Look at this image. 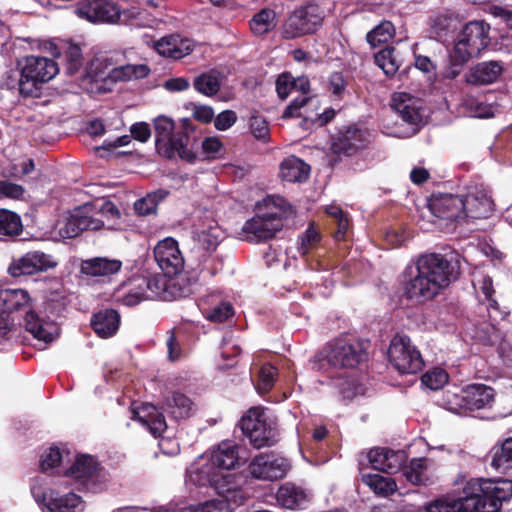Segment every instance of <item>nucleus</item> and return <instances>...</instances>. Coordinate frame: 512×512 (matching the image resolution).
<instances>
[{
  "instance_id": "obj_1",
  "label": "nucleus",
  "mask_w": 512,
  "mask_h": 512,
  "mask_svg": "<svg viewBox=\"0 0 512 512\" xmlns=\"http://www.w3.org/2000/svg\"><path fill=\"white\" fill-rule=\"evenodd\" d=\"M459 264L441 254H426L405 271V295L416 302L433 299L458 276Z\"/></svg>"
},
{
  "instance_id": "obj_2",
  "label": "nucleus",
  "mask_w": 512,
  "mask_h": 512,
  "mask_svg": "<svg viewBox=\"0 0 512 512\" xmlns=\"http://www.w3.org/2000/svg\"><path fill=\"white\" fill-rule=\"evenodd\" d=\"M453 485L463 512H498L512 497V481L508 479L467 478L460 474Z\"/></svg>"
},
{
  "instance_id": "obj_3",
  "label": "nucleus",
  "mask_w": 512,
  "mask_h": 512,
  "mask_svg": "<svg viewBox=\"0 0 512 512\" xmlns=\"http://www.w3.org/2000/svg\"><path fill=\"white\" fill-rule=\"evenodd\" d=\"M56 228L63 239L76 237L85 230H119L121 213L111 201L86 203L74 208L59 220Z\"/></svg>"
},
{
  "instance_id": "obj_4",
  "label": "nucleus",
  "mask_w": 512,
  "mask_h": 512,
  "mask_svg": "<svg viewBox=\"0 0 512 512\" xmlns=\"http://www.w3.org/2000/svg\"><path fill=\"white\" fill-rule=\"evenodd\" d=\"M156 148L168 159L180 158L192 163L196 159L195 145L198 141L197 126L190 118H182L176 126L166 115L157 116L154 121Z\"/></svg>"
},
{
  "instance_id": "obj_5",
  "label": "nucleus",
  "mask_w": 512,
  "mask_h": 512,
  "mask_svg": "<svg viewBox=\"0 0 512 512\" xmlns=\"http://www.w3.org/2000/svg\"><path fill=\"white\" fill-rule=\"evenodd\" d=\"M107 58H95L89 63L80 87L88 94L111 93L117 84L144 78L150 69L145 64H127L110 68Z\"/></svg>"
},
{
  "instance_id": "obj_6",
  "label": "nucleus",
  "mask_w": 512,
  "mask_h": 512,
  "mask_svg": "<svg viewBox=\"0 0 512 512\" xmlns=\"http://www.w3.org/2000/svg\"><path fill=\"white\" fill-rule=\"evenodd\" d=\"M490 25L484 21L468 22L454 37L449 51L450 65L444 71L446 78L454 79L461 67L472 58L478 57L491 41Z\"/></svg>"
},
{
  "instance_id": "obj_7",
  "label": "nucleus",
  "mask_w": 512,
  "mask_h": 512,
  "mask_svg": "<svg viewBox=\"0 0 512 512\" xmlns=\"http://www.w3.org/2000/svg\"><path fill=\"white\" fill-rule=\"evenodd\" d=\"M287 201L278 195L263 199L256 206V214L247 220L243 232L249 241H263L272 238L283 227V217L288 211Z\"/></svg>"
},
{
  "instance_id": "obj_8",
  "label": "nucleus",
  "mask_w": 512,
  "mask_h": 512,
  "mask_svg": "<svg viewBox=\"0 0 512 512\" xmlns=\"http://www.w3.org/2000/svg\"><path fill=\"white\" fill-rule=\"evenodd\" d=\"M391 110L401 118V123L392 124L388 119L383 125V132L389 136L408 138L414 135L424 121L425 108L422 98H392Z\"/></svg>"
},
{
  "instance_id": "obj_9",
  "label": "nucleus",
  "mask_w": 512,
  "mask_h": 512,
  "mask_svg": "<svg viewBox=\"0 0 512 512\" xmlns=\"http://www.w3.org/2000/svg\"><path fill=\"white\" fill-rule=\"evenodd\" d=\"M186 484L197 487H213L218 494L239 488L237 476L219 471L205 454L198 457L186 471Z\"/></svg>"
},
{
  "instance_id": "obj_10",
  "label": "nucleus",
  "mask_w": 512,
  "mask_h": 512,
  "mask_svg": "<svg viewBox=\"0 0 512 512\" xmlns=\"http://www.w3.org/2000/svg\"><path fill=\"white\" fill-rule=\"evenodd\" d=\"M325 18L324 10L315 2L296 8L281 27V35L286 40L296 39L315 33Z\"/></svg>"
},
{
  "instance_id": "obj_11",
  "label": "nucleus",
  "mask_w": 512,
  "mask_h": 512,
  "mask_svg": "<svg viewBox=\"0 0 512 512\" xmlns=\"http://www.w3.org/2000/svg\"><path fill=\"white\" fill-rule=\"evenodd\" d=\"M240 427L250 443L257 449L271 446L277 441L275 422L262 407H253L241 418Z\"/></svg>"
},
{
  "instance_id": "obj_12",
  "label": "nucleus",
  "mask_w": 512,
  "mask_h": 512,
  "mask_svg": "<svg viewBox=\"0 0 512 512\" xmlns=\"http://www.w3.org/2000/svg\"><path fill=\"white\" fill-rule=\"evenodd\" d=\"M31 491L42 512H84L86 509L83 497L72 491L42 489L38 485L33 486Z\"/></svg>"
},
{
  "instance_id": "obj_13",
  "label": "nucleus",
  "mask_w": 512,
  "mask_h": 512,
  "mask_svg": "<svg viewBox=\"0 0 512 512\" xmlns=\"http://www.w3.org/2000/svg\"><path fill=\"white\" fill-rule=\"evenodd\" d=\"M58 72L59 68L54 60L41 56H27L19 80L21 96H29L38 84L50 81Z\"/></svg>"
},
{
  "instance_id": "obj_14",
  "label": "nucleus",
  "mask_w": 512,
  "mask_h": 512,
  "mask_svg": "<svg viewBox=\"0 0 512 512\" xmlns=\"http://www.w3.org/2000/svg\"><path fill=\"white\" fill-rule=\"evenodd\" d=\"M337 110L331 106H322L318 98H295L284 110L282 118L302 117L308 127H321L329 123Z\"/></svg>"
},
{
  "instance_id": "obj_15",
  "label": "nucleus",
  "mask_w": 512,
  "mask_h": 512,
  "mask_svg": "<svg viewBox=\"0 0 512 512\" xmlns=\"http://www.w3.org/2000/svg\"><path fill=\"white\" fill-rule=\"evenodd\" d=\"M388 357L391 365L401 374H415L424 365L419 350L407 336H395L392 339Z\"/></svg>"
},
{
  "instance_id": "obj_16",
  "label": "nucleus",
  "mask_w": 512,
  "mask_h": 512,
  "mask_svg": "<svg viewBox=\"0 0 512 512\" xmlns=\"http://www.w3.org/2000/svg\"><path fill=\"white\" fill-rule=\"evenodd\" d=\"M428 208L434 217L444 222L443 229L451 231L455 222L463 220L465 201L460 195L437 193L428 199Z\"/></svg>"
},
{
  "instance_id": "obj_17",
  "label": "nucleus",
  "mask_w": 512,
  "mask_h": 512,
  "mask_svg": "<svg viewBox=\"0 0 512 512\" xmlns=\"http://www.w3.org/2000/svg\"><path fill=\"white\" fill-rule=\"evenodd\" d=\"M324 355L328 363L336 368H354L366 359V353L361 346L345 338L329 343Z\"/></svg>"
},
{
  "instance_id": "obj_18",
  "label": "nucleus",
  "mask_w": 512,
  "mask_h": 512,
  "mask_svg": "<svg viewBox=\"0 0 512 512\" xmlns=\"http://www.w3.org/2000/svg\"><path fill=\"white\" fill-rule=\"evenodd\" d=\"M64 475L86 483L94 491L102 489L109 481L108 474L98 467V463L90 455H78Z\"/></svg>"
},
{
  "instance_id": "obj_19",
  "label": "nucleus",
  "mask_w": 512,
  "mask_h": 512,
  "mask_svg": "<svg viewBox=\"0 0 512 512\" xmlns=\"http://www.w3.org/2000/svg\"><path fill=\"white\" fill-rule=\"evenodd\" d=\"M290 467V462L283 456L261 453L250 462L249 472L256 479L275 481L284 478Z\"/></svg>"
},
{
  "instance_id": "obj_20",
  "label": "nucleus",
  "mask_w": 512,
  "mask_h": 512,
  "mask_svg": "<svg viewBox=\"0 0 512 512\" xmlns=\"http://www.w3.org/2000/svg\"><path fill=\"white\" fill-rule=\"evenodd\" d=\"M57 265L58 262L52 255L35 250L14 259L8 267V273L12 277L28 276L46 272Z\"/></svg>"
},
{
  "instance_id": "obj_21",
  "label": "nucleus",
  "mask_w": 512,
  "mask_h": 512,
  "mask_svg": "<svg viewBox=\"0 0 512 512\" xmlns=\"http://www.w3.org/2000/svg\"><path fill=\"white\" fill-rule=\"evenodd\" d=\"M76 14L91 23H116L121 15L119 7L109 0H84L76 8Z\"/></svg>"
},
{
  "instance_id": "obj_22",
  "label": "nucleus",
  "mask_w": 512,
  "mask_h": 512,
  "mask_svg": "<svg viewBox=\"0 0 512 512\" xmlns=\"http://www.w3.org/2000/svg\"><path fill=\"white\" fill-rule=\"evenodd\" d=\"M154 257L159 268L168 277L176 276L184 268V258L173 238L168 237L158 242L154 248Z\"/></svg>"
},
{
  "instance_id": "obj_23",
  "label": "nucleus",
  "mask_w": 512,
  "mask_h": 512,
  "mask_svg": "<svg viewBox=\"0 0 512 512\" xmlns=\"http://www.w3.org/2000/svg\"><path fill=\"white\" fill-rule=\"evenodd\" d=\"M25 329L45 348L59 336L58 324L47 319L33 310L26 312L24 318Z\"/></svg>"
},
{
  "instance_id": "obj_24",
  "label": "nucleus",
  "mask_w": 512,
  "mask_h": 512,
  "mask_svg": "<svg viewBox=\"0 0 512 512\" xmlns=\"http://www.w3.org/2000/svg\"><path fill=\"white\" fill-rule=\"evenodd\" d=\"M458 115L472 118H490L500 113L501 104L496 98H454Z\"/></svg>"
},
{
  "instance_id": "obj_25",
  "label": "nucleus",
  "mask_w": 512,
  "mask_h": 512,
  "mask_svg": "<svg viewBox=\"0 0 512 512\" xmlns=\"http://www.w3.org/2000/svg\"><path fill=\"white\" fill-rule=\"evenodd\" d=\"M367 457L373 469L387 473L399 471L406 461L404 451H395L386 447L371 449Z\"/></svg>"
},
{
  "instance_id": "obj_26",
  "label": "nucleus",
  "mask_w": 512,
  "mask_h": 512,
  "mask_svg": "<svg viewBox=\"0 0 512 512\" xmlns=\"http://www.w3.org/2000/svg\"><path fill=\"white\" fill-rule=\"evenodd\" d=\"M205 456L209 457L221 472L238 468L246 462V458L240 454V447L232 441L221 442L217 448L205 453Z\"/></svg>"
},
{
  "instance_id": "obj_27",
  "label": "nucleus",
  "mask_w": 512,
  "mask_h": 512,
  "mask_svg": "<svg viewBox=\"0 0 512 512\" xmlns=\"http://www.w3.org/2000/svg\"><path fill=\"white\" fill-rule=\"evenodd\" d=\"M465 201V214L463 220L466 218H486L493 211V201L489 192L483 187H475L463 197Z\"/></svg>"
},
{
  "instance_id": "obj_28",
  "label": "nucleus",
  "mask_w": 512,
  "mask_h": 512,
  "mask_svg": "<svg viewBox=\"0 0 512 512\" xmlns=\"http://www.w3.org/2000/svg\"><path fill=\"white\" fill-rule=\"evenodd\" d=\"M132 419L146 427L155 437L160 436L167 428L165 417L158 409L147 403L131 406Z\"/></svg>"
},
{
  "instance_id": "obj_29",
  "label": "nucleus",
  "mask_w": 512,
  "mask_h": 512,
  "mask_svg": "<svg viewBox=\"0 0 512 512\" xmlns=\"http://www.w3.org/2000/svg\"><path fill=\"white\" fill-rule=\"evenodd\" d=\"M193 41L178 34L166 35L154 43L155 50L162 56L181 59L193 51Z\"/></svg>"
},
{
  "instance_id": "obj_30",
  "label": "nucleus",
  "mask_w": 512,
  "mask_h": 512,
  "mask_svg": "<svg viewBox=\"0 0 512 512\" xmlns=\"http://www.w3.org/2000/svg\"><path fill=\"white\" fill-rule=\"evenodd\" d=\"M122 262L118 259L95 257L82 262V273L99 278L102 281H111L112 277L120 272Z\"/></svg>"
},
{
  "instance_id": "obj_31",
  "label": "nucleus",
  "mask_w": 512,
  "mask_h": 512,
  "mask_svg": "<svg viewBox=\"0 0 512 512\" xmlns=\"http://www.w3.org/2000/svg\"><path fill=\"white\" fill-rule=\"evenodd\" d=\"M366 143L365 132L356 127H348L341 131L332 144L336 154L352 155L363 148Z\"/></svg>"
},
{
  "instance_id": "obj_32",
  "label": "nucleus",
  "mask_w": 512,
  "mask_h": 512,
  "mask_svg": "<svg viewBox=\"0 0 512 512\" xmlns=\"http://www.w3.org/2000/svg\"><path fill=\"white\" fill-rule=\"evenodd\" d=\"M218 495L219 498L198 505L192 512H231L234 506L242 504L245 499L240 488Z\"/></svg>"
},
{
  "instance_id": "obj_33",
  "label": "nucleus",
  "mask_w": 512,
  "mask_h": 512,
  "mask_svg": "<svg viewBox=\"0 0 512 512\" xmlns=\"http://www.w3.org/2000/svg\"><path fill=\"white\" fill-rule=\"evenodd\" d=\"M503 71L499 61H486L474 66L466 76L467 83L486 85L495 82Z\"/></svg>"
},
{
  "instance_id": "obj_34",
  "label": "nucleus",
  "mask_w": 512,
  "mask_h": 512,
  "mask_svg": "<svg viewBox=\"0 0 512 512\" xmlns=\"http://www.w3.org/2000/svg\"><path fill=\"white\" fill-rule=\"evenodd\" d=\"M463 394L467 413L488 407L494 400L493 389L483 384L469 385L463 389Z\"/></svg>"
},
{
  "instance_id": "obj_35",
  "label": "nucleus",
  "mask_w": 512,
  "mask_h": 512,
  "mask_svg": "<svg viewBox=\"0 0 512 512\" xmlns=\"http://www.w3.org/2000/svg\"><path fill=\"white\" fill-rule=\"evenodd\" d=\"M168 276L156 274L152 277L137 276L138 288H144L146 297L149 299L169 300L171 294L168 291L170 280Z\"/></svg>"
},
{
  "instance_id": "obj_36",
  "label": "nucleus",
  "mask_w": 512,
  "mask_h": 512,
  "mask_svg": "<svg viewBox=\"0 0 512 512\" xmlns=\"http://www.w3.org/2000/svg\"><path fill=\"white\" fill-rule=\"evenodd\" d=\"M310 166L296 156L285 158L279 168V176L287 182H304L308 179Z\"/></svg>"
},
{
  "instance_id": "obj_37",
  "label": "nucleus",
  "mask_w": 512,
  "mask_h": 512,
  "mask_svg": "<svg viewBox=\"0 0 512 512\" xmlns=\"http://www.w3.org/2000/svg\"><path fill=\"white\" fill-rule=\"evenodd\" d=\"M195 240L204 250H214L223 237V232L217 222L213 219L196 226Z\"/></svg>"
},
{
  "instance_id": "obj_38",
  "label": "nucleus",
  "mask_w": 512,
  "mask_h": 512,
  "mask_svg": "<svg viewBox=\"0 0 512 512\" xmlns=\"http://www.w3.org/2000/svg\"><path fill=\"white\" fill-rule=\"evenodd\" d=\"M93 330L101 338L113 336L120 324V316L113 309H105L96 313L91 321Z\"/></svg>"
},
{
  "instance_id": "obj_39",
  "label": "nucleus",
  "mask_w": 512,
  "mask_h": 512,
  "mask_svg": "<svg viewBox=\"0 0 512 512\" xmlns=\"http://www.w3.org/2000/svg\"><path fill=\"white\" fill-rule=\"evenodd\" d=\"M310 90V82L306 76L294 77L291 73L284 72L280 74L276 81V91L278 96H288L289 94H307Z\"/></svg>"
},
{
  "instance_id": "obj_40",
  "label": "nucleus",
  "mask_w": 512,
  "mask_h": 512,
  "mask_svg": "<svg viewBox=\"0 0 512 512\" xmlns=\"http://www.w3.org/2000/svg\"><path fill=\"white\" fill-rule=\"evenodd\" d=\"M31 297L23 289H1L0 290V316L5 313L19 310L28 306Z\"/></svg>"
},
{
  "instance_id": "obj_41",
  "label": "nucleus",
  "mask_w": 512,
  "mask_h": 512,
  "mask_svg": "<svg viewBox=\"0 0 512 512\" xmlns=\"http://www.w3.org/2000/svg\"><path fill=\"white\" fill-rule=\"evenodd\" d=\"M490 456V465L495 471L499 473L509 471L512 468V437L495 445L490 452Z\"/></svg>"
},
{
  "instance_id": "obj_42",
  "label": "nucleus",
  "mask_w": 512,
  "mask_h": 512,
  "mask_svg": "<svg viewBox=\"0 0 512 512\" xmlns=\"http://www.w3.org/2000/svg\"><path fill=\"white\" fill-rule=\"evenodd\" d=\"M404 475L409 482L415 485H427L433 480L429 461L425 458L411 460L404 469Z\"/></svg>"
},
{
  "instance_id": "obj_43",
  "label": "nucleus",
  "mask_w": 512,
  "mask_h": 512,
  "mask_svg": "<svg viewBox=\"0 0 512 512\" xmlns=\"http://www.w3.org/2000/svg\"><path fill=\"white\" fill-rule=\"evenodd\" d=\"M276 500L284 508L296 509L306 502L307 495L303 489L291 484H285L278 489Z\"/></svg>"
},
{
  "instance_id": "obj_44",
  "label": "nucleus",
  "mask_w": 512,
  "mask_h": 512,
  "mask_svg": "<svg viewBox=\"0 0 512 512\" xmlns=\"http://www.w3.org/2000/svg\"><path fill=\"white\" fill-rule=\"evenodd\" d=\"M249 25L255 36L266 35L277 26L276 12L270 8H263L251 18Z\"/></svg>"
},
{
  "instance_id": "obj_45",
  "label": "nucleus",
  "mask_w": 512,
  "mask_h": 512,
  "mask_svg": "<svg viewBox=\"0 0 512 512\" xmlns=\"http://www.w3.org/2000/svg\"><path fill=\"white\" fill-rule=\"evenodd\" d=\"M223 82V75L217 70H209L194 79L195 90L204 96H214L218 93Z\"/></svg>"
},
{
  "instance_id": "obj_46",
  "label": "nucleus",
  "mask_w": 512,
  "mask_h": 512,
  "mask_svg": "<svg viewBox=\"0 0 512 512\" xmlns=\"http://www.w3.org/2000/svg\"><path fill=\"white\" fill-rule=\"evenodd\" d=\"M362 481L375 494L380 496H389L397 490L396 482L391 477H384L379 474H363Z\"/></svg>"
},
{
  "instance_id": "obj_47",
  "label": "nucleus",
  "mask_w": 512,
  "mask_h": 512,
  "mask_svg": "<svg viewBox=\"0 0 512 512\" xmlns=\"http://www.w3.org/2000/svg\"><path fill=\"white\" fill-rule=\"evenodd\" d=\"M440 405L452 413L458 415L467 414V404L465 402L463 389L457 387H454L453 389H447L441 397Z\"/></svg>"
},
{
  "instance_id": "obj_48",
  "label": "nucleus",
  "mask_w": 512,
  "mask_h": 512,
  "mask_svg": "<svg viewBox=\"0 0 512 512\" xmlns=\"http://www.w3.org/2000/svg\"><path fill=\"white\" fill-rule=\"evenodd\" d=\"M193 402L184 394L174 393L166 402L167 411L176 419L189 417L193 411Z\"/></svg>"
},
{
  "instance_id": "obj_49",
  "label": "nucleus",
  "mask_w": 512,
  "mask_h": 512,
  "mask_svg": "<svg viewBox=\"0 0 512 512\" xmlns=\"http://www.w3.org/2000/svg\"><path fill=\"white\" fill-rule=\"evenodd\" d=\"M375 63L386 75H394L400 65L398 52L394 47H387L375 54Z\"/></svg>"
},
{
  "instance_id": "obj_50",
  "label": "nucleus",
  "mask_w": 512,
  "mask_h": 512,
  "mask_svg": "<svg viewBox=\"0 0 512 512\" xmlns=\"http://www.w3.org/2000/svg\"><path fill=\"white\" fill-rule=\"evenodd\" d=\"M22 230V221L17 213L7 209H0V235L15 237L20 235Z\"/></svg>"
},
{
  "instance_id": "obj_51",
  "label": "nucleus",
  "mask_w": 512,
  "mask_h": 512,
  "mask_svg": "<svg viewBox=\"0 0 512 512\" xmlns=\"http://www.w3.org/2000/svg\"><path fill=\"white\" fill-rule=\"evenodd\" d=\"M69 453L57 447H50L43 451L40 457V469L44 473H53L65 460Z\"/></svg>"
},
{
  "instance_id": "obj_52",
  "label": "nucleus",
  "mask_w": 512,
  "mask_h": 512,
  "mask_svg": "<svg viewBox=\"0 0 512 512\" xmlns=\"http://www.w3.org/2000/svg\"><path fill=\"white\" fill-rule=\"evenodd\" d=\"M167 192L158 190L147 194L134 203V209L137 214L145 216L156 211L158 204L165 199Z\"/></svg>"
},
{
  "instance_id": "obj_53",
  "label": "nucleus",
  "mask_w": 512,
  "mask_h": 512,
  "mask_svg": "<svg viewBox=\"0 0 512 512\" xmlns=\"http://www.w3.org/2000/svg\"><path fill=\"white\" fill-rule=\"evenodd\" d=\"M462 504L453 495L441 496L425 506L426 512H463Z\"/></svg>"
},
{
  "instance_id": "obj_54",
  "label": "nucleus",
  "mask_w": 512,
  "mask_h": 512,
  "mask_svg": "<svg viewBox=\"0 0 512 512\" xmlns=\"http://www.w3.org/2000/svg\"><path fill=\"white\" fill-rule=\"evenodd\" d=\"M137 276L125 286V291L118 296V300L126 306H135L144 300H148L144 288H138Z\"/></svg>"
},
{
  "instance_id": "obj_55",
  "label": "nucleus",
  "mask_w": 512,
  "mask_h": 512,
  "mask_svg": "<svg viewBox=\"0 0 512 512\" xmlns=\"http://www.w3.org/2000/svg\"><path fill=\"white\" fill-rule=\"evenodd\" d=\"M395 33L394 25L390 21H383L367 34V41L372 47L388 42Z\"/></svg>"
},
{
  "instance_id": "obj_56",
  "label": "nucleus",
  "mask_w": 512,
  "mask_h": 512,
  "mask_svg": "<svg viewBox=\"0 0 512 512\" xmlns=\"http://www.w3.org/2000/svg\"><path fill=\"white\" fill-rule=\"evenodd\" d=\"M64 59L67 74L73 75L78 72L83 65V56L80 46L74 43L67 44L64 50Z\"/></svg>"
},
{
  "instance_id": "obj_57",
  "label": "nucleus",
  "mask_w": 512,
  "mask_h": 512,
  "mask_svg": "<svg viewBox=\"0 0 512 512\" xmlns=\"http://www.w3.org/2000/svg\"><path fill=\"white\" fill-rule=\"evenodd\" d=\"M421 381L423 385L431 390H438L448 382V374L444 369L434 368L426 372Z\"/></svg>"
},
{
  "instance_id": "obj_58",
  "label": "nucleus",
  "mask_w": 512,
  "mask_h": 512,
  "mask_svg": "<svg viewBox=\"0 0 512 512\" xmlns=\"http://www.w3.org/2000/svg\"><path fill=\"white\" fill-rule=\"evenodd\" d=\"M277 370L270 364H264L259 370L257 389L260 393L268 392L274 385Z\"/></svg>"
},
{
  "instance_id": "obj_59",
  "label": "nucleus",
  "mask_w": 512,
  "mask_h": 512,
  "mask_svg": "<svg viewBox=\"0 0 512 512\" xmlns=\"http://www.w3.org/2000/svg\"><path fill=\"white\" fill-rule=\"evenodd\" d=\"M326 213L337 221L338 229L335 233V239L341 240L345 236V232L348 229L349 221L347 216L344 214L342 209L336 205H331L326 208Z\"/></svg>"
},
{
  "instance_id": "obj_60",
  "label": "nucleus",
  "mask_w": 512,
  "mask_h": 512,
  "mask_svg": "<svg viewBox=\"0 0 512 512\" xmlns=\"http://www.w3.org/2000/svg\"><path fill=\"white\" fill-rule=\"evenodd\" d=\"M24 194L25 189L21 185L9 180H0V200H20L23 198Z\"/></svg>"
},
{
  "instance_id": "obj_61",
  "label": "nucleus",
  "mask_w": 512,
  "mask_h": 512,
  "mask_svg": "<svg viewBox=\"0 0 512 512\" xmlns=\"http://www.w3.org/2000/svg\"><path fill=\"white\" fill-rule=\"evenodd\" d=\"M250 130L256 139L263 142L269 141V127L267 121L263 117L253 116L250 120Z\"/></svg>"
},
{
  "instance_id": "obj_62",
  "label": "nucleus",
  "mask_w": 512,
  "mask_h": 512,
  "mask_svg": "<svg viewBox=\"0 0 512 512\" xmlns=\"http://www.w3.org/2000/svg\"><path fill=\"white\" fill-rule=\"evenodd\" d=\"M233 314L234 310L232 305L228 302H222L207 312L206 317L212 322L222 323L229 319Z\"/></svg>"
},
{
  "instance_id": "obj_63",
  "label": "nucleus",
  "mask_w": 512,
  "mask_h": 512,
  "mask_svg": "<svg viewBox=\"0 0 512 512\" xmlns=\"http://www.w3.org/2000/svg\"><path fill=\"white\" fill-rule=\"evenodd\" d=\"M415 67L427 74L429 80L436 78V65L427 56L416 55L415 56Z\"/></svg>"
},
{
  "instance_id": "obj_64",
  "label": "nucleus",
  "mask_w": 512,
  "mask_h": 512,
  "mask_svg": "<svg viewBox=\"0 0 512 512\" xmlns=\"http://www.w3.org/2000/svg\"><path fill=\"white\" fill-rule=\"evenodd\" d=\"M237 120L235 112L231 110H225L217 115L214 120L215 128L219 131H225L232 127Z\"/></svg>"
}]
</instances>
